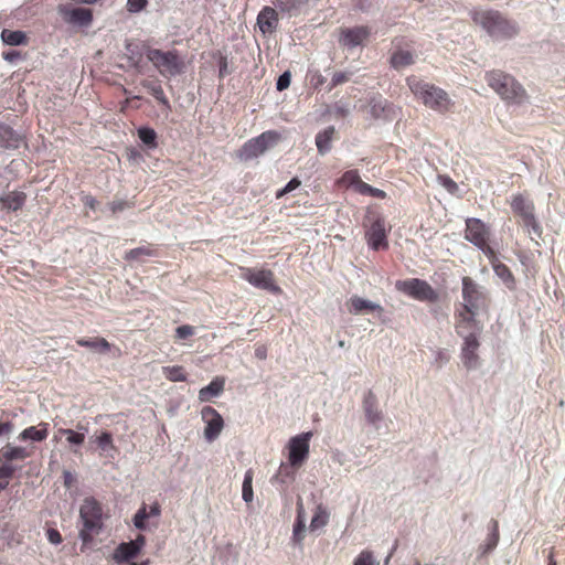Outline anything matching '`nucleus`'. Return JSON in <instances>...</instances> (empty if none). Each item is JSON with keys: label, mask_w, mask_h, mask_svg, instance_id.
<instances>
[{"label": "nucleus", "mask_w": 565, "mask_h": 565, "mask_svg": "<svg viewBox=\"0 0 565 565\" xmlns=\"http://www.w3.org/2000/svg\"><path fill=\"white\" fill-rule=\"evenodd\" d=\"M348 309L350 313L360 315L373 312L375 310L382 311V308L372 301L365 300L361 297L353 296L348 301Z\"/></svg>", "instance_id": "nucleus-22"}, {"label": "nucleus", "mask_w": 565, "mask_h": 565, "mask_svg": "<svg viewBox=\"0 0 565 565\" xmlns=\"http://www.w3.org/2000/svg\"><path fill=\"white\" fill-rule=\"evenodd\" d=\"M407 85L418 102L436 113L447 114L455 105L445 89L416 75L407 78Z\"/></svg>", "instance_id": "nucleus-1"}, {"label": "nucleus", "mask_w": 565, "mask_h": 565, "mask_svg": "<svg viewBox=\"0 0 565 565\" xmlns=\"http://www.w3.org/2000/svg\"><path fill=\"white\" fill-rule=\"evenodd\" d=\"M488 306V297L468 276L462 278V302L457 307L479 312Z\"/></svg>", "instance_id": "nucleus-9"}, {"label": "nucleus", "mask_w": 565, "mask_h": 565, "mask_svg": "<svg viewBox=\"0 0 565 565\" xmlns=\"http://www.w3.org/2000/svg\"><path fill=\"white\" fill-rule=\"evenodd\" d=\"M306 529L305 509L301 500L297 502V519L294 525L292 537L294 541L300 543L303 540V532Z\"/></svg>", "instance_id": "nucleus-32"}, {"label": "nucleus", "mask_w": 565, "mask_h": 565, "mask_svg": "<svg viewBox=\"0 0 565 565\" xmlns=\"http://www.w3.org/2000/svg\"><path fill=\"white\" fill-rule=\"evenodd\" d=\"M158 72L164 77H172L182 73L184 64L177 51H161L148 47L145 52Z\"/></svg>", "instance_id": "nucleus-5"}, {"label": "nucleus", "mask_w": 565, "mask_h": 565, "mask_svg": "<svg viewBox=\"0 0 565 565\" xmlns=\"http://www.w3.org/2000/svg\"><path fill=\"white\" fill-rule=\"evenodd\" d=\"M335 134L334 127L330 126L320 131L316 137V146L319 153L324 154L331 149V140Z\"/></svg>", "instance_id": "nucleus-33"}, {"label": "nucleus", "mask_w": 565, "mask_h": 565, "mask_svg": "<svg viewBox=\"0 0 565 565\" xmlns=\"http://www.w3.org/2000/svg\"><path fill=\"white\" fill-rule=\"evenodd\" d=\"M46 536L49 542L55 545L61 544L63 541L61 533L56 529H49Z\"/></svg>", "instance_id": "nucleus-55"}, {"label": "nucleus", "mask_w": 565, "mask_h": 565, "mask_svg": "<svg viewBox=\"0 0 565 565\" xmlns=\"http://www.w3.org/2000/svg\"><path fill=\"white\" fill-rule=\"evenodd\" d=\"M256 25L263 35H271L277 31L279 25V15L275 8L265 6L259 11Z\"/></svg>", "instance_id": "nucleus-18"}, {"label": "nucleus", "mask_w": 565, "mask_h": 565, "mask_svg": "<svg viewBox=\"0 0 565 565\" xmlns=\"http://www.w3.org/2000/svg\"><path fill=\"white\" fill-rule=\"evenodd\" d=\"M104 512L99 501L93 497L84 499L79 508V519L83 527L79 531L82 540V551L93 542L95 535L99 534L104 527Z\"/></svg>", "instance_id": "nucleus-4"}, {"label": "nucleus", "mask_w": 565, "mask_h": 565, "mask_svg": "<svg viewBox=\"0 0 565 565\" xmlns=\"http://www.w3.org/2000/svg\"><path fill=\"white\" fill-rule=\"evenodd\" d=\"M326 82V78L323 75H321L319 72H316L313 73L311 76H310V84L313 88H318L320 87L321 85H323Z\"/></svg>", "instance_id": "nucleus-58"}, {"label": "nucleus", "mask_w": 565, "mask_h": 565, "mask_svg": "<svg viewBox=\"0 0 565 565\" xmlns=\"http://www.w3.org/2000/svg\"><path fill=\"white\" fill-rule=\"evenodd\" d=\"M253 478H254V472L252 469H248L245 472L243 487H242V497L246 503H250L254 498L253 486H252Z\"/></svg>", "instance_id": "nucleus-37"}, {"label": "nucleus", "mask_w": 565, "mask_h": 565, "mask_svg": "<svg viewBox=\"0 0 565 565\" xmlns=\"http://www.w3.org/2000/svg\"><path fill=\"white\" fill-rule=\"evenodd\" d=\"M163 374L171 382L186 381V373L181 365L166 366L163 367Z\"/></svg>", "instance_id": "nucleus-38"}, {"label": "nucleus", "mask_w": 565, "mask_h": 565, "mask_svg": "<svg viewBox=\"0 0 565 565\" xmlns=\"http://www.w3.org/2000/svg\"><path fill=\"white\" fill-rule=\"evenodd\" d=\"M312 435L313 434L311 431H307L289 439L287 446L288 460L291 461L292 465L302 467V465L306 462L309 457V447Z\"/></svg>", "instance_id": "nucleus-12"}, {"label": "nucleus", "mask_w": 565, "mask_h": 565, "mask_svg": "<svg viewBox=\"0 0 565 565\" xmlns=\"http://www.w3.org/2000/svg\"><path fill=\"white\" fill-rule=\"evenodd\" d=\"M480 347L479 340L475 335L463 338V345L461 349V359L467 369H475L478 365L479 356L477 351Z\"/></svg>", "instance_id": "nucleus-19"}, {"label": "nucleus", "mask_w": 565, "mask_h": 565, "mask_svg": "<svg viewBox=\"0 0 565 565\" xmlns=\"http://www.w3.org/2000/svg\"><path fill=\"white\" fill-rule=\"evenodd\" d=\"M364 226L366 228L365 236L367 243L372 248L379 249L386 246L383 220L379 218L374 212L369 211L365 216Z\"/></svg>", "instance_id": "nucleus-13"}, {"label": "nucleus", "mask_w": 565, "mask_h": 565, "mask_svg": "<svg viewBox=\"0 0 565 565\" xmlns=\"http://www.w3.org/2000/svg\"><path fill=\"white\" fill-rule=\"evenodd\" d=\"M58 434L66 436V439L71 445H82L85 440V435L83 433H78L73 429L60 428Z\"/></svg>", "instance_id": "nucleus-41"}, {"label": "nucleus", "mask_w": 565, "mask_h": 565, "mask_svg": "<svg viewBox=\"0 0 565 565\" xmlns=\"http://www.w3.org/2000/svg\"><path fill=\"white\" fill-rule=\"evenodd\" d=\"M353 565H380L371 551H362L354 559Z\"/></svg>", "instance_id": "nucleus-42"}, {"label": "nucleus", "mask_w": 565, "mask_h": 565, "mask_svg": "<svg viewBox=\"0 0 565 565\" xmlns=\"http://www.w3.org/2000/svg\"><path fill=\"white\" fill-rule=\"evenodd\" d=\"M149 518L147 505L143 503L134 516V524L139 530L146 529V520Z\"/></svg>", "instance_id": "nucleus-44"}, {"label": "nucleus", "mask_w": 565, "mask_h": 565, "mask_svg": "<svg viewBox=\"0 0 565 565\" xmlns=\"http://www.w3.org/2000/svg\"><path fill=\"white\" fill-rule=\"evenodd\" d=\"M238 269L241 278L252 286L267 290L274 295L281 292V288L276 284L275 275L270 269H256L244 266H241Z\"/></svg>", "instance_id": "nucleus-8"}, {"label": "nucleus", "mask_w": 565, "mask_h": 565, "mask_svg": "<svg viewBox=\"0 0 565 565\" xmlns=\"http://www.w3.org/2000/svg\"><path fill=\"white\" fill-rule=\"evenodd\" d=\"M479 312L456 308L455 311V328L456 332L462 338L475 335L478 338L482 330V324L477 320Z\"/></svg>", "instance_id": "nucleus-11"}, {"label": "nucleus", "mask_w": 565, "mask_h": 565, "mask_svg": "<svg viewBox=\"0 0 565 565\" xmlns=\"http://www.w3.org/2000/svg\"><path fill=\"white\" fill-rule=\"evenodd\" d=\"M32 455L25 447L13 446L11 444L6 445L0 449V462L3 465L14 466L13 461L24 460Z\"/></svg>", "instance_id": "nucleus-20"}, {"label": "nucleus", "mask_w": 565, "mask_h": 565, "mask_svg": "<svg viewBox=\"0 0 565 565\" xmlns=\"http://www.w3.org/2000/svg\"><path fill=\"white\" fill-rule=\"evenodd\" d=\"M255 356L259 360H265L267 358V347L266 345H258L255 349Z\"/></svg>", "instance_id": "nucleus-60"}, {"label": "nucleus", "mask_w": 565, "mask_h": 565, "mask_svg": "<svg viewBox=\"0 0 565 565\" xmlns=\"http://www.w3.org/2000/svg\"><path fill=\"white\" fill-rule=\"evenodd\" d=\"M160 513H161V509H160L159 503L156 502L152 505H150V509L148 511L149 518L150 516H159Z\"/></svg>", "instance_id": "nucleus-63"}, {"label": "nucleus", "mask_w": 565, "mask_h": 565, "mask_svg": "<svg viewBox=\"0 0 565 565\" xmlns=\"http://www.w3.org/2000/svg\"><path fill=\"white\" fill-rule=\"evenodd\" d=\"M484 79L488 86L507 104L522 105L529 99L523 85L509 73L501 70H491L486 73Z\"/></svg>", "instance_id": "nucleus-3"}, {"label": "nucleus", "mask_w": 565, "mask_h": 565, "mask_svg": "<svg viewBox=\"0 0 565 565\" xmlns=\"http://www.w3.org/2000/svg\"><path fill=\"white\" fill-rule=\"evenodd\" d=\"M281 139V135L276 130H267L259 136L247 140L237 151L236 157L244 162L255 159L268 149L274 147Z\"/></svg>", "instance_id": "nucleus-6"}, {"label": "nucleus", "mask_w": 565, "mask_h": 565, "mask_svg": "<svg viewBox=\"0 0 565 565\" xmlns=\"http://www.w3.org/2000/svg\"><path fill=\"white\" fill-rule=\"evenodd\" d=\"M2 56L6 61L13 62L20 57V52L12 50V51H8V52H3Z\"/></svg>", "instance_id": "nucleus-59"}, {"label": "nucleus", "mask_w": 565, "mask_h": 565, "mask_svg": "<svg viewBox=\"0 0 565 565\" xmlns=\"http://www.w3.org/2000/svg\"><path fill=\"white\" fill-rule=\"evenodd\" d=\"M343 182L347 183L348 185H351V186H354V190L356 191L358 190V185H359V182H363L361 179H360V175L358 174L356 171H347L344 174H343V178H342Z\"/></svg>", "instance_id": "nucleus-48"}, {"label": "nucleus", "mask_w": 565, "mask_h": 565, "mask_svg": "<svg viewBox=\"0 0 565 565\" xmlns=\"http://www.w3.org/2000/svg\"><path fill=\"white\" fill-rule=\"evenodd\" d=\"M298 465H292L291 461L281 462L277 473L271 478V481L280 483H289L295 480L297 471L300 469Z\"/></svg>", "instance_id": "nucleus-24"}, {"label": "nucleus", "mask_w": 565, "mask_h": 565, "mask_svg": "<svg viewBox=\"0 0 565 565\" xmlns=\"http://www.w3.org/2000/svg\"><path fill=\"white\" fill-rule=\"evenodd\" d=\"M148 4V0H128L127 10L131 13H137L143 10Z\"/></svg>", "instance_id": "nucleus-52"}, {"label": "nucleus", "mask_w": 565, "mask_h": 565, "mask_svg": "<svg viewBox=\"0 0 565 565\" xmlns=\"http://www.w3.org/2000/svg\"><path fill=\"white\" fill-rule=\"evenodd\" d=\"M195 333L194 327L190 324L180 326L175 329V338L184 340L192 337Z\"/></svg>", "instance_id": "nucleus-49"}, {"label": "nucleus", "mask_w": 565, "mask_h": 565, "mask_svg": "<svg viewBox=\"0 0 565 565\" xmlns=\"http://www.w3.org/2000/svg\"><path fill=\"white\" fill-rule=\"evenodd\" d=\"M511 209L518 215L525 227L531 228L534 233L540 232V225L534 214V203L524 194L518 193L511 198Z\"/></svg>", "instance_id": "nucleus-10"}, {"label": "nucleus", "mask_w": 565, "mask_h": 565, "mask_svg": "<svg viewBox=\"0 0 565 565\" xmlns=\"http://www.w3.org/2000/svg\"><path fill=\"white\" fill-rule=\"evenodd\" d=\"M96 443L103 451H106L108 448H115L113 443V436L108 431L102 433L100 436L96 438Z\"/></svg>", "instance_id": "nucleus-45"}, {"label": "nucleus", "mask_w": 565, "mask_h": 565, "mask_svg": "<svg viewBox=\"0 0 565 565\" xmlns=\"http://www.w3.org/2000/svg\"><path fill=\"white\" fill-rule=\"evenodd\" d=\"M356 192L360 194H363V195H371V196H376V198H381V199H384L386 196L384 191L373 188L365 182H359Z\"/></svg>", "instance_id": "nucleus-43"}, {"label": "nucleus", "mask_w": 565, "mask_h": 565, "mask_svg": "<svg viewBox=\"0 0 565 565\" xmlns=\"http://www.w3.org/2000/svg\"><path fill=\"white\" fill-rule=\"evenodd\" d=\"M290 81H291V75L289 72H285L282 73L279 77H278V81H277V90L279 92H282L285 89H287L290 85Z\"/></svg>", "instance_id": "nucleus-53"}, {"label": "nucleus", "mask_w": 565, "mask_h": 565, "mask_svg": "<svg viewBox=\"0 0 565 565\" xmlns=\"http://www.w3.org/2000/svg\"><path fill=\"white\" fill-rule=\"evenodd\" d=\"M492 268L495 275L503 281L507 288H509L510 290L515 289L516 281L514 275L505 264H503L502 262H498L492 266Z\"/></svg>", "instance_id": "nucleus-30"}, {"label": "nucleus", "mask_w": 565, "mask_h": 565, "mask_svg": "<svg viewBox=\"0 0 565 565\" xmlns=\"http://www.w3.org/2000/svg\"><path fill=\"white\" fill-rule=\"evenodd\" d=\"M157 256V249L152 245H145L132 248L125 254L126 260H141L143 257Z\"/></svg>", "instance_id": "nucleus-34"}, {"label": "nucleus", "mask_w": 565, "mask_h": 565, "mask_svg": "<svg viewBox=\"0 0 565 565\" xmlns=\"http://www.w3.org/2000/svg\"><path fill=\"white\" fill-rule=\"evenodd\" d=\"M138 137L148 147H157V132L154 131V129L149 127H141L138 129Z\"/></svg>", "instance_id": "nucleus-40"}, {"label": "nucleus", "mask_w": 565, "mask_h": 565, "mask_svg": "<svg viewBox=\"0 0 565 565\" xmlns=\"http://www.w3.org/2000/svg\"><path fill=\"white\" fill-rule=\"evenodd\" d=\"M395 288L406 296L422 302L434 303L439 299L437 290H435L426 280L419 278L397 280L395 282Z\"/></svg>", "instance_id": "nucleus-7"}, {"label": "nucleus", "mask_w": 565, "mask_h": 565, "mask_svg": "<svg viewBox=\"0 0 565 565\" xmlns=\"http://www.w3.org/2000/svg\"><path fill=\"white\" fill-rule=\"evenodd\" d=\"M351 73L348 72H335L331 79L330 89L337 87L338 85L344 84L350 81Z\"/></svg>", "instance_id": "nucleus-50"}, {"label": "nucleus", "mask_w": 565, "mask_h": 565, "mask_svg": "<svg viewBox=\"0 0 565 565\" xmlns=\"http://www.w3.org/2000/svg\"><path fill=\"white\" fill-rule=\"evenodd\" d=\"M67 22L79 26H88L93 21V11L86 8H75L68 11Z\"/></svg>", "instance_id": "nucleus-25"}, {"label": "nucleus", "mask_w": 565, "mask_h": 565, "mask_svg": "<svg viewBox=\"0 0 565 565\" xmlns=\"http://www.w3.org/2000/svg\"><path fill=\"white\" fill-rule=\"evenodd\" d=\"M130 543H132L135 546L138 547V552L141 551V548L143 547V545L146 544V539L143 535L139 534L136 540L134 541H130Z\"/></svg>", "instance_id": "nucleus-62"}, {"label": "nucleus", "mask_w": 565, "mask_h": 565, "mask_svg": "<svg viewBox=\"0 0 565 565\" xmlns=\"http://www.w3.org/2000/svg\"><path fill=\"white\" fill-rule=\"evenodd\" d=\"M493 530H492V533L489 537V543H488V548L491 550V548H494L498 544V541H499V526H498V522L497 521H493Z\"/></svg>", "instance_id": "nucleus-54"}, {"label": "nucleus", "mask_w": 565, "mask_h": 565, "mask_svg": "<svg viewBox=\"0 0 565 565\" xmlns=\"http://www.w3.org/2000/svg\"><path fill=\"white\" fill-rule=\"evenodd\" d=\"M301 184L300 180L298 178H292L286 185L285 188L280 189L279 191H277L276 193V199H280L282 198L284 195L290 193L291 191L296 190L297 188H299Z\"/></svg>", "instance_id": "nucleus-47"}, {"label": "nucleus", "mask_w": 565, "mask_h": 565, "mask_svg": "<svg viewBox=\"0 0 565 565\" xmlns=\"http://www.w3.org/2000/svg\"><path fill=\"white\" fill-rule=\"evenodd\" d=\"M328 522H329V512L322 504H319L315 510V513L311 519L309 527L311 531H316L318 529L326 526L328 524Z\"/></svg>", "instance_id": "nucleus-35"}, {"label": "nucleus", "mask_w": 565, "mask_h": 565, "mask_svg": "<svg viewBox=\"0 0 565 565\" xmlns=\"http://www.w3.org/2000/svg\"><path fill=\"white\" fill-rule=\"evenodd\" d=\"M548 565H557V563L554 558L553 552H551L548 555Z\"/></svg>", "instance_id": "nucleus-64"}, {"label": "nucleus", "mask_w": 565, "mask_h": 565, "mask_svg": "<svg viewBox=\"0 0 565 565\" xmlns=\"http://www.w3.org/2000/svg\"><path fill=\"white\" fill-rule=\"evenodd\" d=\"M26 194L22 191H11L0 196L1 210L17 212L23 207Z\"/></svg>", "instance_id": "nucleus-21"}, {"label": "nucleus", "mask_w": 565, "mask_h": 565, "mask_svg": "<svg viewBox=\"0 0 565 565\" xmlns=\"http://www.w3.org/2000/svg\"><path fill=\"white\" fill-rule=\"evenodd\" d=\"M479 249L482 250V253L488 257L491 266H493L495 263L500 262L495 250L490 246L489 242H486L484 245L478 246Z\"/></svg>", "instance_id": "nucleus-51"}, {"label": "nucleus", "mask_w": 565, "mask_h": 565, "mask_svg": "<svg viewBox=\"0 0 565 565\" xmlns=\"http://www.w3.org/2000/svg\"><path fill=\"white\" fill-rule=\"evenodd\" d=\"M471 20L481 26L493 39H511L519 32V28L500 11L493 9H473L470 11Z\"/></svg>", "instance_id": "nucleus-2"}, {"label": "nucleus", "mask_w": 565, "mask_h": 565, "mask_svg": "<svg viewBox=\"0 0 565 565\" xmlns=\"http://www.w3.org/2000/svg\"><path fill=\"white\" fill-rule=\"evenodd\" d=\"M49 436L47 424L41 423L39 426H30L19 435L20 440L42 441Z\"/></svg>", "instance_id": "nucleus-26"}, {"label": "nucleus", "mask_w": 565, "mask_h": 565, "mask_svg": "<svg viewBox=\"0 0 565 565\" xmlns=\"http://www.w3.org/2000/svg\"><path fill=\"white\" fill-rule=\"evenodd\" d=\"M224 385L225 379L216 376L215 379L212 380V382L209 385L202 387L199 391V399L201 402L211 401L213 397L218 396L224 391Z\"/></svg>", "instance_id": "nucleus-23"}, {"label": "nucleus", "mask_w": 565, "mask_h": 565, "mask_svg": "<svg viewBox=\"0 0 565 565\" xmlns=\"http://www.w3.org/2000/svg\"><path fill=\"white\" fill-rule=\"evenodd\" d=\"M135 203L127 200H115L109 203V210L113 214L121 212L126 209L134 207Z\"/></svg>", "instance_id": "nucleus-46"}, {"label": "nucleus", "mask_w": 565, "mask_h": 565, "mask_svg": "<svg viewBox=\"0 0 565 565\" xmlns=\"http://www.w3.org/2000/svg\"><path fill=\"white\" fill-rule=\"evenodd\" d=\"M201 416L205 424L204 438L211 443L220 436L224 428L223 417L212 406H204L201 411Z\"/></svg>", "instance_id": "nucleus-15"}, {"label": "nucleus", "mask_w": 565, "mask_h": 565, "mask_svg": "<svg viewBox=\"0 0 565 565\" xmlns=\"http://www.w3.org/2000/svg\"><path fill=\"white\" fill-rule=\"evenodd\" d=\"M416 52L413 41H399L394 45V52L391 54V66L403 68L415 63Z\"/></svg>", "instance_id": "nucleus-17"}, {"label": "nucleus", "mask_w": 565, "mask_h": 565, "mask_svg": "<svg viewBox=\"0 0 565 565\" xmlns=\"http://www.w3.org/2000/svg\"><path fill=\"white\" fill-rule=\"evenodd\" d=\"M273 3L280 12L295 15L303 6L308 4V0H274Z\"/></svg>", "instance_id": "nucleus-31"}, {"label": "nucleus", "mask_w": 565, "mask_h": 565, "mask_svg": "<svg viewBox=\"0 0 565 565\" xmlns=\"http://www.w3.org/2000/svg\"><path fill=\"white\" fill-rule=\"evenodd\" d=\"M141 85L158 100V103L166 107H170L169 99L167 98L159 81L143 79Z\"/></svg>", "instance_id": "nucleus-29"}, {"label": "nucleus", "mask_w": 565, "mask_h": 565, "mask_svg": "<svg viewBox=\"0 0 565 565\" xmlns=\"http://www.w3.org/2000/svg\"><path fill=\"white\" fill-rule=\"evenodd\" d=\"M371 35V30L365 25H356L352 28H340L338 42L341 46L347 49H353L360 45H364Z\"/></svg>", "instance_id": "nucleus-14"}, {"label": "nucleus", "mask_w": 565, "mask_h": 565, "mask_svg": "<svg viewBox=\"0 0 565 565\" xmlns=\"http://www.w3.org/2000/svg\"><path fill=\"white\" fill-rule=\"evenodd\" d=\"M465 238L476 247L484 245L490 239V228L480 218L466 220Z\"/></svg>", "instance_id": "nucleus-16"}, {"label": "nucleus", "mask_w": 565, "mask_h": 565, "mask_svg": "<svg viewBox=\"0 0 565 565\" xmlns=\"http://www.w3.org/2000/svg\"><path fill=\"white\" fill-rule=\"evenodd\" d=\"M371 399H372V394H369V396L364 401V406H365V412L367 414L369 419L371 422H375L376 419H379V415H377V413L372 412Z\"/></svg>", "instance_id": "nucleus-57"}, {"label": "nucleus", "mask_w": 565, "mask_h": 565, "mask_svg": "<svg viewBox=\"0 0 565 565\" xmlns=\"http://www.w3.org/2000/svg\"><path fill=\"white\" fill-rule=\"evenodd\" d=\"M139 554L138 547L135 546L132 543H120L113 555V558L117 563H124L128 562L131 558H135Z\"/></svg>", "instance_id": "nucleus-28"}, {"label": "nucleus", "mask_w": 565, "mask_h": 565, "mask_svg": "<svg viewBox=\"0 0 565 565\" xmlns=\"http://www.w3.org/2000/svg\"><path fill=\"white\" fill-rule=\"evenodd\" d=\"M1 39L8 45H21L28 42V36L23 31H11L8 29L1 32Z\"/></svg>", "instance_id": "nucleus-36"}, {"label": "nucleus", "mask_w": 565, "mask_h": 565, "mask_svg": "<svg viewBox=\"0 0 565 565\" xmlns=\"http://www.w3.org/2000/svg\"><path fill=\"white\" fill-rule=\"evenodd\" d=\"M76 343L79 347L94 350L98 353H106L111 349V344L105 338L102 337H96L93 339L79 338L76 340Z\"/></svg>", "instance_id": "nucleus-27"}, {"label": "nucleus", "mask_w": 565, "mask_h": 565, "mask_svg": "<svg viewBox=\"0 0 565 565\" xmlns=\"http://www.w3.org/2000/svg\"><path fill=\"white\" fill-rule=\"evenodd\" d=\"M15 471V466L3 465L0 462V492L9 486Z\"/></svg>", "instance_id": "nucleus-39"}, {"label": "nucleus", "mask_w": 565, "mask_h": 565, "mask_svg": "<svg viewBox=\"0 0 565 565\" xmlns=\"http://www.w3.org/2000/svg\"><path fill=\"white\" fill-rule=\"evenodd\" d=\"M13 423L10 420H0V437L8 436L13 430Z\"/></svg>", "instance_id": "nucleus-56"}, {"label": "nucleus", "mask_w": 565, "mask_h": 565, "mask_svg": "<svg viewBox=\"0 0 565 565\" xmlns=\"http://www.w3.org/2000/svg\"><path fill=\"white\" fill-rule=\"evenodd\" d=\"M97 204H98V202L94 196H92V195L85 196V199H84L85 206L89 207L90 210H95Z\"/></svg>", "instance_id": "nucleus-61"}]
</instances>
